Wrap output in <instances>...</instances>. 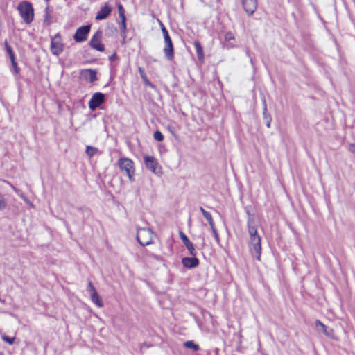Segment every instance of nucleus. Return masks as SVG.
<instances>
[{"label":"nucleus","mask_w":355,"mask_h":355,"mask_svg":"<svg viewBox=\"0 0 355 355\" xmlns=\"http://www.w3.org/2000/svg\"><path fill=\"white\" fill-rule=\"evenodd\" d=\"M2 339L5 342L9 343L10 345H12L14 343V342H15V337H9V336H8L6 335H3L2 336Z\"/></svg>","instance_id":"29"},{"label":"nucleus","mask_w":355,"mask_h":355,"mask_svg":"<svg viewBox=\"0 0 355 355\" xmlns=\"http://www.w3.org/2000/svg\"><path fill=\"white\" fill-rule=\"evenodd\" d=\"M211 234L214 239L216 240V243L220 245V236L217 232V230H214V231L211 232Z\"/></svg>","instance_id":"33"},{"label":"nucleus","mask_w":355,"mask_h":355,"mask_svg":"<svg viewBox=\"0 0 355 355\" xmlns=\"http://www.w3.org/2000/svg\"><path fill=\"white\" fill-rule=\"evenodd\" d=\"M137 240L142 246H146L153 243V232L149 228L139 227L137 230Z\"/></svg>","instance_id":"4"},{"label":"nucleus","mask_w":355,"mask_h":355,"mask_svg":"<svg viewBox=\"0 0 355 355\" xmlns=\"http://www.w3.org/2000/svg\"><path fill=\"white\" fill-rule=\"evenodd\" d=\"M348 150L355 157V144H350L349 145Z\"/></svg>","instance_id":"35"},{"label":"nucleus","mask_w":355,"mask_h":355,"mask_svg":"<svg viewBox=\"0 0 355 355\" xmlns=\"http://www.w3.org/2000/svg\"><path fill=\"white\" fill-rule=\"evenodd\" d=\"M144 163L146 167L154 174L158 176L162 174V166L153 156H145Z\"/></svg>","instance_id":"5"},{"label":"nucleus","mask_w":355,"mask_h":355,"mask_svg":"<svg viewBox=\"0 0 355 355\" xmlns=\"http://www.w3.org/2000/svg\"><path fill=\"white\" fill-rule=\"evenodd\" d=\"M179 235L180 239H182L184 245L189 252V254L192 256H196L197 254V252L194 248V245L192 242L190 241L189 238L187 236V235L182 231L179 232Z\"/></svg>","instance_id":"13"},{"label":"nucleus","mask_w":355,"mask_h":355,"mask_svg":"<svg viewBox=\"0 0 355 355\" xmlns=\"http://www.w3.org/2000/svg\"><path fill=\"white\" fill-rule=\"evenodd\" d=\"M138 71L139 73V75L141 78V79L143 80L144 84L146 85V86H148L153 89H155V86L151 83L149 81V80L148 79V77L144 70V69L141 67H138Z\"/></svg>","instance_id":"17"},{"label":"nucleus","mask_w":355,"mask_h":355,"mask_svg":"<svg viewBox=\"0 0 355 355\" xmlns=\"http://www.w3.org/2000/svg\"><path fill=\"white\" fill-rule=\"evenodd\" d=\"M118 166L121 171H125L130 182H134L135 164L132 160L123 157L118 160Z\"/></svg>","instance_id":"2"},{"label":"nucleus","mask_w":355,"mask_h":355,"mask_svg":"<svg viewBox=\"0 0 355 355\" xmlns=\"http://www.w3.org/2000/svg\"><path fill=\"white\" fill-rule=\"evenodd\" d=\"M87 291L89 293L90 295L95 293V292H97L96 288H94L93 284L92 283V282H89L88 283V285H87Z\"/></svg>","instance_id":"32"},{"label":"nucleus","mask_w":355,"mask_h":355,"mask_svg":"<svg viewBox=\"0 0 355 355\" xmlns=\"http://www.w3.org/2000/svg\"><path fill=\"white\" fill-rule=\"evenodd\" d=\"M105 100V96L101 92L94 93L89 101L88 105L91 110H95L101 105H102Z\"/></svg>","instance_id":"9"},{"label":"nucleus","mask_w":355,"mask_h":355,"mask_svg":"<svg viewBox=\"0 0 355 355\" xmlns=\"http://www.w3.org/2000/svg\"><path fill=\"white\" fill-rule=\"evenodd\" d=\"M21 17L24 21L29 24L34 19V10L32 4L28 1H22L19 3L17 8Z\"/></svg>","instance_id":"1"},{"label":"nucleus","mask_w":355,"mask_h":355,"mask_svg":"<svg viewBox=\"0 0 355 355\" xmlns=\"http://www.w3.org/2000/svg\"><path fill=\"white\" fill-rule=\"evenodd\" d=\"M117 58V55L116 53H113L112 55H111L110 56H109V60L110 62H113L114 60H115Z\"/></svg>","instance_id":"37"},{"label":"nucleus","mask_w":355,"mask_h":355,"mask_svg":"<svg viewBox=\"0 0 355 355\" xmlns=\"http://www.w3.org/2000/svg\"><path fill=\"white\" fill-rule=\"evenodd\" d=\"M91 26L85 25L81 27H79L74 35L73 39L76 42H83L87 40V35L90 31Z\"/></svg>","instance_id":"10"},{"label":"nucleus","mask_w":355,"mask_h":355,"mask_svg":"<svg viewBox=\"0 0 355 355\" xmlns=\"http://www.w3.org/2000/svg\"><path fill=\"white\" fill-rule=\"evenodd\" d=\"M122 38H126V32H120Z\"/></svg>","instance_id":"38"},{"label":"nucleus","mask_w":355,"mask_h":355,"mask_svg":"<svg viewBox=\"0 0 355 355\" xmlns=\"http://www.w3.org/2000/svg\"><path fill=\"white\" fill-rule=\"evenodd\" d=\"M243 8L249 15L254 14L257 8V0H241Z\"/></svg>","instance_id":"12"},{"label":"nucleus","mask_w":355,"mask_h":355,"mask_svg":"<svg viewBox=\"0 0 355 355\" xmlns=\"http://www.w3.org/2000/svg\"><path fill=\"white\" fill-rule=\"evenodd\" d=\"M182 265L187 268H194L199 265V260L196 256L193 257H184L182 259Z\"/></svg>","instance_id":"16"},{"label":"nucleus","mask_w":355,"mask_h":355,"mask_svg":"<svg viewBox=\"0 0 355 355\" xmlns=\"http://www.w3.org/2000/svg\"><path fill=\"white\" fill-rule=\"evenodd\" d=\"M194 47L197 53V56L199 60L201 62L204 60V53H203V49L200 43V42L196 40L194 42Z\"/></svg>","instance_id":"19"},{"label":"nucleus","mask_w":355,"mask_h":355,"mask_svg":"<svg viewBox=\"0 0 355 355\" xmlns=\"http://www.w3.org/2000/svg\"><path fill=\"white\" fill-rule=\"evenodd\" d=\"M234 46V44L233 43H230V44H227V48H231V47H233Z\"/></svg>","instance_id":"39"},{"label":"nucleus","mask_w":355,"mask_h":355,"mask_svg":"<svg viewBox=\"0 0 355 355\" xmlns=\"http://www.w3.org/2000/svg\"><path fill=\"white\" fill-rule=\"evenodd\" d=\"M44 17V23L46 25H49L51 24V16H50V13H49V7H46L45 8Z\"/></svg>","instance_id":"24"},{"label":"nucleus","mask_w":355,"mask_h":355,"mask_svg":"<svg viewBox=\"0 0 355 355\" xmlns=\"http://www.w3.org/2000/svg\"><path fill=\"white\" fill-rule=\"evenodd\" d=\"M64 50V44L60 33H57L51 38V51L54 55H60Z\"/></svg>","instance_id":"7"},{"label":"nucleus","mask_w":355,"mask_h":355,"mask_svg":"<svg viewBox=\"0 0 355 355\" xmlns=\"http://www.w3.org/2000/svg\"><path fill=\"white\" fill-rule=\"evenodd\" d=\"M121 20V26H120V32H126L127 27H126V18H120Z\"/></svg>","instance_id":"28"},{"label":"nucleus","mask_w":355,"mask_h":355,"mask_svg":"<svg viewBox=\"0 0 355 355\" xmlns=\"http://www.w3.org/2000/svg\"><path fill=\"white\" fill-rule=\"evenodd\" d=\"M208 223H209V224L210 225V228H211V232L214 231V230H216V228L215 227L213 219H211V220L208 221Z\"/></svg>","instance_id":"36"},{"label":"nucleus","mask_w":355,"mask_h":355,"mask_svg":"<svg viewBox=\"0 0 355 355\" xmlns=\"http://www.w3.org/2000/svg\"><path fill=\"white\" fill-rule=\"evenodd\" d=\"M225 40L226 42H230L231 40H234V34L231 32H228L225 34Z\"/></svg>","instance_id":"34"},{"label":"nucleus","mask_w":355,"mask_h":355,"mask_svg":"<svg viewBox=\"0 0 355 355\" xmlns=\"http://www.w3.org/2000/svg\"><path fill=\"white\" fill-rule=\"evenodd\" d=\"M200 209L204 217L207 219V222L213 219L211 214L207 211L204 208L200 207Z\"/></svg>","instance_id":"26"},{"label":"nucleus","mask_w":355,"mask_h":355,"mask_svg":"<svg viewBox=\"0 0 355 355\" xmlns=\"http://www.w3.org/2000/svg\"><path fill=\"white\" fill-rule=\"evenodd\" d=\"M98 150L97 148H95V147H93L91 146H87L85 153H86L87 155L89 158H91L98 152Z\"/></svg>","instance_id":"22"},{"label":"nucleus","mask_w":355,"mask_h":355,"mask_svg":"<svg viewBox=\"0 0 355 355\" xmlns=\"http://www.w3.org/2000/svg\"><path fill=\"white\" fill-rule=\"evenodd\" d=\"M184 346L187 348L192 349L193 351H198L200 349L199 345L194 343L192 340L184 342Z\"/></svg>","instance_id":"21"},{"label":"nucleus","mask_w":355,"mask_h":355,"mask_svg":"<svg viewBox=\"0 0 355 355\" xmlns=\"http://www.w3.org/2000/svg\"><path fill=\"white\" fill-rule=\"evenodd\" d=\"M263 119L266 123V125L268 128H270L272 119H271L270 115L268 113L267 105H266V103L265 101H263Z\"/></svg>","instance_id":"18"},{"label":"nucleus","mask_w":355,"mask_h":355,"mask_svg":"<svg viewBox=\"0 0 355 355\" xmlns=\"http://www.w3.org/2000/svg\"><path fill=\"white\" fill-rule=\"evenodd\" d=\"M315 324L317 327H321L322 330L324 334L327 336L329 335V333L327 331V327L324 324H322L320 320H316Z\"/></svg>","instance_id":"30"},{"label":"nucleus","mask_w":355,"mask_h":355,"mask_svg":"<svg viewBox=\"0 0 355 355\" xmlns=\"http://www.w3.org/2000/svg\"><path fill=\"white\" fill-rule=\"evenodd\" d=\"M125 39H126V38H124V37H123V38H122V40H121V44H125Z\"/></svg>","instance_id":"40"},{"label":"nucleus","mask_w":355,"mask_h":355,"mask_svg":"<svg viewBox=\"0 0 355 355\" xmlns=\"http://www.w3.org/2000/svg\"><path fill=\"white\" fill-rule=\"evenodd\" d=\"M218 351H219V349H218V348H216V354H218Z\"/></svg>","instance_id":"41"},{"label":"nucleus","mask_w":355,"mask_h":355,"mask_svg":"<svg viewBox=\"0 0 355 355\" xmlns=\"http://www.w3.org/2000/svg\"><path fill=\"white\" fill-rule=\"evenodd\" d=\"M250 249L253 256L260 261L261 254V237L259 235L250 236Z\"/></svg>","instance_id":"6"},{"label":"nucleus","mask_w":355,"mask_h":355,"mask_svg":"<svg viewBox=\"0 0 355 355\" xmlns=\"http://www.w3.org/2000/svg\"><path fill=\"white\" fill-rule=\"evenodd\" d=\"M248 230L250 236L258 235L257 227L252 225L250 220L248 222Z\"/></svg>","instance_id":"23"},{"label":"nucleus","mask_w":355,"mask_h":355,"mask_svg":"<svg viewBox=\"0 0 355 355\" xmlns=\"http://www.w3.org/2000/svg\"><path fill=\"white\" fill-rule=\"evenodd\" d=\"M161 29L163 33L165 47L164 48V52L166 58L168 60H171L174 58V49L171 38L168 34V32L166 27L161 23Z\"/></svg>","instance_id":"3"},{"label":"nucleus","mask_w":355,"mask_h":355,"mask_svg":"<svg viewBox=\"0 0 355 355\" xmlns=\"http://www.w3.org/2000/svg\"><path fill=\"white\" fill-rule=\"evenodd\" d=\"M112 12V7L106 3L103 7H102L100 10L97 12L95 19L96 20H103L106 19Z\"/></svg>","instance_id":"14"},{"label":"nucleus","mask_w":355,"mask_h":355,"mask_svg":"<svg viewBox=\"0 0 355 355\" xmlns=\"http://www.w3.org/2000/svg\"><path fill=\"white\" fill-rule=\"evenodd\" d=\"M7 206V201L3 195L0 194V211L3 210Z\"/></svg>","instance_id":"25"},{"label":"nucleus","mask_w":355,"mask_h":355,"mask_svg":"<svg viewBox=\"0 0 355 355\" xmlns=\"http://www.w3.org/2000/svg\"><path fill=\"white\" fill-rule=\"evenodd\" d=\"M102 31H98L96 32V33L92 36L89 41V46L98 51L103 52L105 50V46L101 42V38H102Z\"/></svg>","instance_id":"8"},{"label":"nucleus","mask_w":355,"mask_h":355,"mask_svg":"<svg viewBox=\"0 0 355 355\" xmlns=\"http://www.w3.org/2000/svg\"><path fill=\"white\" fill-rule=\"evenodd\" d=\"M118 10H119V17L120 18L125 17L124 8H123V6L120 3L118 5Z\"/></svg>","instance_id":"31"},{"label":"nucleus","mask_w":355,"mask_h":355,"mask_svg":"<svg viewBox=\"0 0 355 355\" xmlns=\"http://www.w3.org/2000/svg\"><path fill=\"white\" fill-rule=\"evenodd\" d=\"M90 297H91V300L92 301V302L94 304H95L97 306H98V307L103 306V302L97 292L92 293L90 295Z\"/></svg>","instance_id":"20"},{"label":"nucleus","mask_w":355,"mask_h":355,"mask_svg":"<svg viewBox=\"0 0 355 355\" xmlns=\"http://www.w3.org/2000/svg\"><path fill=\"white\" fill-rule=\"evenodd\" d=\"M154 139L157 141H162L164 139V135L160 131L157 130L154 132Z\"/></svg>","instance_id":"27"},{"label":"nucleus","mask_w":355,"mask_h":355,"mask_svg":"<svg viewBox=\"0 0 355 355\" xmlns=\"http://www.w3.org/2000/svg\"><path fill=\"white\" fill-rule=\"evenodd\" d=\"M80 73L85 80H89L91 83L97 80L96 71L94 69H83Z\"/></svg>","instance_id":"15"},{"label":"nucleus","mask_w":355,"mask_h":355,"mask_svg":"<svg viewBox=\"0 0 355 355\" xmlns=\"http://www.w3.org/2000/svg\"><path fill=\"white\" fill-rule=\"evenodd\" d=\"M5 47L7 53L10 58L12 64L11 71L15 74H18L20 72V68L18 67L17 63L15 60V53L11 48V46L8 44L7 42L5 43Z\"/></svg>","instance_id":"11"}]
</instances>
